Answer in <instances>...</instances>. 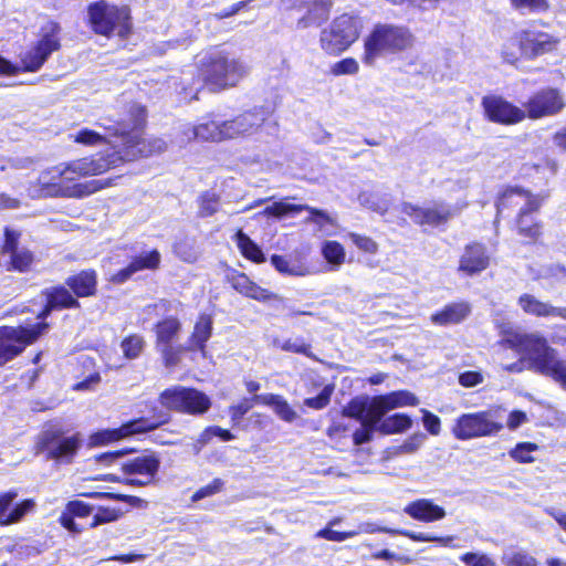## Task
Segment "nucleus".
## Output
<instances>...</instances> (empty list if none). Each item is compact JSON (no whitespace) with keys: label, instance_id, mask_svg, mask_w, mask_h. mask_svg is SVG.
<instances>
[{"label":"nucleus","instance_id":"obj_30","mask_svg":"<svg viewBox=\"0 0 566 566\" xmlns=\"http://www.w3.org/2000/svg\"><path fill=\"white\" fill-rule=\"evenodd\" d=\"M517 304L521 310L532 316L551 317L557 316L566 319V307H556L536 298L534 295L524 293L518 296Z\"/></svg>","mask_w":566,"mask_h":566},{"label":"nucleus","instance_id":"obj_23","mask_svg":"<svg viewBox=\"0 0 566 566\" xmlns=\"http://www.w3.org/2000/svg\"><path fill=\"white\" fill-rule=\"evenodd\" d=\"M226 282L242 296L260 303H282L284 301L277 293L260 286L247 273L232 268L227 271Z\"/></svg>","mask_w":566,"mask_h":566},{"label":"nucleus","instance_id":"obj_17","mask_svg":"<svg viewBox=\"0 0 566 566\" xmlns=\"http://www.w3.org/2000/svg\"><path fill=\"white\" fill-rule=\"evenodd\" d=\"M360 30L361 24L357 17L342 13L321 31V49L328 55L337 56L347 51L358 40Z\"/></svg>","mask_w":566,"mask_h":566},{"label":"nucleus","instance_id":"obj_7","mask_svg":"<svg viewBox=\"0 0 566 566\" xmlns=\"http://www.w3.org/2000/svg\"><path fill=\"white\" fill-rule=\"evenodd\" d=\"M62 49V28L54 20L48 21L39 30L32 44L19 54V64L0 55V75L13 76L19 73H35L50 56Z\"/></svg>","mask_w":566,"mask_h":566},{"label":"nucleus","instance_id":"obj_44","mask_svg":"<svg viewBox=\"0 0 566 566\" xmlns=\"http://www.w3.org/2000/svg\"><path fill=\"white\" fill-rule=\"evenodd\" d=\"M156 349L160 353L164 366L171 368L180 363L184 352L187 350V346L167 344L156 346Z\"/></svg>","mask_w":566,"mask_h":566},{"label":"nucleus","instance_id":"obj_43","mask_svg":"<svg viewBox=\"0 0 566 566\" xmlns=\"http://www.w3.org/2000/svg\"><path fill=\"white\" fill-rule=\"evenodd\" d=\"M511 7L521 13H545L551 9L549 0H510Z\"/></svg>","mask_w":566,"mask_h":566},{"label":"nucleus","instance_id":"obj_6","mask_svg":"<svg viewBox=\"0 0 566 566\" xmlns=\"http://www.w3.org/2000/svg\"><path fill=\"white\" fill-rule=\"evenodd\" d=\"M505 343L511 349L525 356L532 370L549 377L566 389V360L558 357V352L544 336L535 333H514Z\"/></svg>","mask_w":566,"mask_h":566},{"label":"nucleus","instance_id":"obj_31","mask_svg":"<svg viewBox=\"0 0 566 566\" xmlns=\"http://www.w3.org/2000/svg\"><path fill=\"white\" fill-rule=\"evenodd\" d=\"M403 511L411 518L424 523L440 521L446 517V510L429 499L415 500Z\"/></svg>","mask_w":566,"mask_h":566},{"label":"nucleus","instance_id":"obj_33","mask_svg":"<svg viewBox=\"0 0 566 566\" xmlns=\"http://www.w3.org/2000/svg\"><path fill=\"white\" fill-rule=\"evenodd\" d=\"M306 12L298 20V25L308 28L313 25H321L329 18L333 7L332 0H307L305 2Z\"/></svg>","mask_w":566,"mask_h":566},{"label":"nucleus","instance_id":"obj_11","mask_svg":"<svg viewBox=\"0 0 566 566\" xmlns=\"http://www.w3.org/2000/svg\"><path fill=\"white\" fill-rule=\"evenodd\" d=\"M268 112L264 107H253L220 124L209 122L196 127L197 136L212 140L232 139L256 134L265 124Z\"/></svg>","mask_w":566,"mask_h":566},{"label":"nucleus","instance_id":"obj_56","mask_svg":"<svg viewBox=\"0 0 566 566\" xmlns=\"http://www.w3.org/2000/svg\"><path fill=\"white\" fill-rule=\"evenodd\" d=\"M347 237L364 253L375 254L378 251V243L371 237L356 232H350Z\"/></svg>","mask_w":566,"mask_h":566},{"label":"nucleus","instance_id":"obj_16","mask_svg":"<svg viewBox=\"0 0 566 566\" xmlns=\"http://www.w3.org/2000/svg\"><path fill=\"white\" fill-rule=\"evenodd\" d=\"M161 460L157 452L146 450L140 454L126 458L119 463V471L124 479L116 474H106L102 479L106 482L123 483L133 488L153 485L158 480Z\"/></svg>","mask_w":566,"mask_h":566},{"label":"nucleus","instance_id":"obj_40","mask_svg":"<svg viewBox=\"0 0 566 566\" xmlns=\"http://www.w3.org/2000/svg\"><path fill=\"white\" fill-rule=\"evenodd\" d=\"M539 449V446L535 442L524 441L518 442L509 451L510 458L520 464H528L535 461L532 452Z\"/></svg>","mask_w":566,"mask_h":566},{"label":"nucleus","instance_id":"obj_47","mask_svg":"<svg viewBox=\"0 0 566 566\" xmlns=\"http://www.w3.org/2000/svg\"><path fill=\"white\" fill-rule=\"evenodd\" d=\"M279 348L286 353L303 355L311 359L315 358L311 343L306 342L303 337H297L295 340L287 338L279 345Z\"/></svg>","mask_w":566,"mask_h":566},{"label":"nucleus","instance_id":"obj_29","mask_svg":"<svg viewBox=\"0 0 566 566\" xmlns=\"http://www.w3.org/2000/svg\"><path fill=\"white\" fill-rule=\"evenodd\" d=\"M472 308L469 302H452L434 312L430 316V321L437 326L457 325L465 321L470 316Z\"/></svg>","mask_w":566,"mask_h":566},{"label":"nucleus","instance_id":"obj_15","mask_svg":"<svg viewBox=\"0 0 566 566\" xmlns=\"http://www.w3.org/2000/svg\"><path fill=\"white\" fill-rule=\"evenodd\" d=\"M158 401L171 417V412L187 415L191 417H201L206 415L212 406L211 398L202 390L182 385H174L165 388L158 395ZM163 411V409H160Z\"/></svg>","mask_w":566,"mask_h":566},{"label":"nucleus","instance_id":"obj_55","mask_svg":"<svg viewBox=\"0 0 566 566\" xmlns=\"http://www.w3.org/2000/svg\"><path fill=\"white\" fill-rule=\"evenodd\" d=\"M224 489V481L220 478H214L210 483L199 488L192 495L191 501L198 502L202 499L213 496Z\"/></svg>","mask_w":566,"mask_h":566},{"label":"nucleus","instance_id":"obj_1","mask_svg":"<svg viewBox=\"0 0 566 566\" xmlns=\"http://www.w3.org/2000/svg\"><path fill=\"white\" fill-rule=\"evenodd\" d=\"M98 292V273L94 268L82 269L57 283L41 290L44 303L31 325L0 326V367L19 357L27 347L35 344L50 328L46 318L53 312L80 310L81 298L95 297Z\"/></svg>","mask_w":566,"mask_h":566},{"label":"nucleus","instance_id":"obj_22","mask_svg":"<svg viewBox=\"0 0 566 566\" xmlns=\"http://www.w3.org/2000/svg\"><path fill=\"white\" fill-rule=\"evenodd\" d=\"M514 41L521 54L530 60L555 51L559 43L553 34L530 29L517 32Z\"/></svg>","mask_w":566,"mask_h":566},{"label":"nucleus","instance_id":"obj_9","mask_svg":"<svg viewBox=\"0 0 566 566\" xmlns=\"http://www.w3.org/2000/svg\"><path fill=\"white\" fill-rule=\"evenodd\" d=\"M413 43L415 36L408 27L378 22L364 38L361 61L366 65H374L377 59L403 53Z\"/></svg>","mask_w":566,"mask_h":566},{"label":"nucleus","instance_id":"obj_57","mask_svg":"<svg viewBox=\"0 0 566 566\" xmlns=\"http://www.w3.org/2000/svg\"><path fill=\"white\" fill-rule=\"evenodd\" d=\"M359 71V64L354 57H345L334 63L331 67V73L334 76L354 75Z\"/></svg>","mask_w":566,"mask_h":566},{"label":"nucleus","instance_id":"obj_12","mask_svg":"<svg viewBox=\"0 0 566 566\" xmlns=\"http://www.w3.org/2000/svg\"><path fill=\"white\" fill-rule=\"evenodd\" d=\"M83 447L82 433H69L61 428H51L42 431L36 440L34 450L42 454L46 461L55 465H71L75 462Z\"/></svg>","mask_w":566,"mask_h":566},{"label":"nucleus","instance_id":"obj_19","mask_svg":"<svg viewBox=\"0 0 566 566\" xmlns=\"http://www.w3.org/2000/svg\"><path fill=\"white\" fill-rule=\"evenodd\" d=\"M22 233L10 227L3 228L0 243V266L7 272L28 273L35 263V254L20 247Z\"/></svg>","mask_w":566,"mask_h":566},{"label":"nucleus","instance_id":"obj_38","mask_svg":"<svg viewBox=\"0 0 566 566\" xmlns=\"http://www.w3.org/2000/svg\"><path fill=\"white\" fill-rule=\"evenodd\" d=\"M270 261L274 269L282 275L303 276L308 273V269L304 264H294L284 255L272 254Z\"/></svg>","mask_w":566,"mask_h":566},{"label":"nucleus","instance_id":"obj_27","mask_svg":"<svg viewBox=\"0 0 566 566\" xmlns=\"http://www.w3.org/2000/svg\"><path fill=\"white\" fill-rule=\"evenodd\" d=\"M94 507L91 504L82 500H71L65 504L57 521L66 531L78 534L84 531V527L77 524L75 520L91 516Z\"/></svg>","mask_w":566,"mask_h":566},{"label":"nucleus","instance_id":"obj_8","mask_svg":"<svg viewBox=\"0 0 566 566\" xmlns=\"http://www.w3.org/2000/svg\"><path fill=\"white\" fill-rule=\"evenodd\" d=\"M85 23L88 29L106 39L127 40L134 32L132 9L108 0H95L86 6Z\"/></svg>","mask_w":566,"mask_h":566},{"label":"nucleus","instance_id":"obj_51","mask_svg":"<svg viewBox=\"0 0 566 566\" xmlns=\"http://www.w3.org/2000/svg\"><path fill=\"white\" fill-rule=\"evenodd\" d=\"M133 451L134 449L130 448H122L115 451L102 452L96 454L94 460L104 467L116 465L119 468V463L125 460V455Z\"/></svg>","mask_w":566,"mask_h":566},{"label":"nucleus","instance_id":"obj_64","mask_svg":"<svg viewBox=\"0 0 566 566\" xmlns=\"http://www.w3.org/2000/svg\"><path fill=\"white\" fill-rule=\"evenodd\" d=\"M304 211H308L310 213V216L307 217V221L317 224L319 228H323L326 224L332 223V218L328 216V213L321 209L307 206V208L304 209Z\"/></svg>","mask_w":566,"mask_h":566},{"label":"nucleus","instance_id":"obj_36","mask_svg":"<svg viewBox=\"0 0 566 566\" xmlns=\"http://www.w3.org/2000/svg\"><path fill=\"white\" fill-rule=\"evenodd\" d=\"M233 240L241 255L255 264L265 262V255L261 247L254 242L242 229H238Z\"/></svg>","mask_w":566,"mask_h":566},{"label":"nucleus","instance_id":"obj_42","mask_svg":"<svg viewBox=\"0 0 566 566\" xmlns=\"http://www.w3.org/2000/svg\"><path fill=\"white\" fill-rule=\"evenodd\" d=\"M322 255L327 263L338 266L345 262L346 252L342 243L328 240L322 244Z\"/></svg>","mask_w":566,"mask_h":566},{"label":"nucleus","instance_id":"obj_32","mask_svg":"<svg viewBox=\"0 0 566 566\" xmlns=\"http://www.w3.org/2000/svg\"><path fill=\"white\" fill-rule=\"evenodd\" d=\"M374 401V396H356L347 402L340 413L344 417L352 418L360 422L366 420H379V415H376L375 411H373Z\"/></svg>","mask_w":566,"mask_h":566},{"label":"nucleus","instance_id":"obj_21","mask_svg":"<svg viewBox=\"0 0 566 566\" xmlns=\"http://www.w3.org/2000/svg\"><path fill=\"white\" fill-rule=\"evenodd\" d=\"M481 107L484 119L493 124L512 126L525 120L522 105L517 106L502 95H484Z\"/></svg>","mask_w":566,"mask_h":566},{"label":"nucleus","instance_id":"obj_28","mask_svg":"<svg viewBox=\"0 0 566 566\" xmlns=\"http://www.w3.org/2000/svg\"><path fill=\"white\" fill-rule=\"evenodd\" d=\"M212 332V315L208 313L199 314L187 340V352H199L205 355L207 352V343L211 338Z\"/></svg>","mask_w":566,"mask_h":566},{"label":"nucleus","instance_id":"obj_14","mask_svg":"<svg viewBox=\"0 0 566 566\" xmlns=\"http://www.w3.org/2000/svg\"><path fill=\"white\" fill-rule=\"evenodd\" d=\"M170 422V416L159 410L158 407L151 408L150 417H138L122 423L117 428L101 429L88 436V446L91 448L104 447L135 434L151 432Z\"/></svg>","mask_w":566,"mask_h":566},{"label":"nucleus","instance_id":"obj_35","mask_svg":"<svg viewBox=\"0 0 566 566\" xmlns=\"http://www.w3.org/2000/svg\"><path fill=\"white\" fill-rule=\"evenodd\" d=\"M256 403L271 407L275 415L285 422H293L297 418L296 411L287 400L277 394H262L255 396Z\"/></svg>","mask_w":566,"mask_h":566},{"label":"nucleus","instance_id":"obj_61","mask_svg":"<svg viewBox=\"0 0 566 566\" xmlns=\"http://www.w3.org/2000/svg\"><path fill=\"white\" fill-rule=\"evenodd\" d=\"M348 424L333 421L326 429V436L335 443H342L348 436Z\"/></svg>","mask_w":566,"mask_h":566},{"label":"nucleus","instance_id":"obj_5","mask_svg":"<svg viewBox=\"0 0 566 566\" xmlns=\"http://www.w3.org/2000/svg\"><path fill=\"white\" fill-rule=\"evenodd\" d=\"M166 148V142L159 137H150L143 144L130 140L129 145L118 146L113 151L97 153L72 160V165L78 179L99 176L125 164L161 154Z\"/></svg>","mask_w":566,"mask_h":566},{"label":"nucleus","instance_id":"obj_4","mask_svg":"<svg viewBox=\"0 0 566 566\" xmlns=\"http://www.w3.org/2000/svg\"><path fill=\"white\" fill-rule=\"evenodd\" d=\"M97 125L104 130L101 134L94 129L84 127L73 135V142L86 147L109 145L119 140L118 146L129 145L130 140L143 144L149 138L145 136L147 126L146 107L139 104H129L118 118L106 116Z\"/></svg>","mask_w":566,"mask_h":566},{"label":"nucleus","instance_id":"obj_25","mask_svg":"<svg viewBox=\"0 0 566 566\" xmlns=\"http://www.w3.org/2000/svg\"><path fill=\"white\" fill-rule=\"evenodd\" d=\"M17 496L18 492L15 490H9L0 493L1 527L20 523L27 514L35 509V501L33 499H24L14 503Z\"/></svg>","mask_w":566,"mask_h":566},{"label":"nucleus","instance_id":"obj_10","mask_svg":"<svg viewBox=\"0 0 566 566\" xmlns=\"http://www.w3.org/2000/svg\"><path fill=\"white\" fill-rule=\"evenodd\" d=\"M247 74L244 63L227 52L205 56L198 66V77L210 92L235 87Z\"/></svg>","mask_w":566,"mask_h":566},{"label":"nucleus","instance_id":"obj_50","mask_svg":"<svg viewBox=\"0 0 566 566\" xmlns=\"http://www.w3.org/2000/svg\"><path fill=\"white\" fill-rule=\"evenodd\" d=\"M255 396L251 398H242L238 403L231 405L228 408L232 424H238L242 418L253 408L256 403Z\"/></svg>","mask_w":566,"mask_h":566},{"label":"nucleus","instance_id":"obj_62","mask_svg":"<svg viewBox=\"0 0 566 566\" xmlns=\"http://www.w3.org/2000/svg\"><path fill=\"white\" fill-rule=\"evenodd\" d=\"M253 0H240L231 6L223 8L222 10L214 13V19L218 21L229 19L237 15L240 11L248 9L249 4Z\"/></svg>","mask_w":566,"mask_h":566},{"label":"nucleus","instance_id":"obj_46","mask_svg":"<svg viewBox=\"0 0 566 566\" xmlns=\"http://www.w3.org/2000/svg\"><path fill=\"white\" fill-rule=\"evenodd\" d=\"M220 196L212 191H205L198 198V216L200 218H208L213 216L219 208Z\"/></svg>","mask_w":566,"mask_h":566},{"label":"nucleus","instance_id":"obj_59","mask_svg":"<svg viewBox=\"0 0 566 566\" xmlns=\"http://www.w3.org/2000/svg\"><path fill=\"white\" fill-rule=\"evenodd\" d=\"M458 381L463 388H472L484 381V375L480 370H465L459 374Z\"/></svg>","mask_w":566,"mask_h":566},{"label":"nucleus","instance_id":"obj_24","mask_svg":"<svg viewBox=\"0 0 566 566\" xmlns=\"http://www.w3.org/2000/svg\"><path fill=\"white\" fill-rule=\"evenodd\" d=\"M491 264V255L484 243L471 241L463 247L457 271L464 276H474L484 272Z\"/></svg>","mask_w":566,"mask_h":566},{"label":"nucleus","instance_id":"obj_60","mask_svg":"<svg viewBox=\"0 0 566 566\" xmlns=\"http://www.w3.org/2000/svg\"><path fill=\"white\" fill-rule=\"evenodd\" d=\"M460 560L467 566H495L493 559L485 554L467 552L460 556Z\"/></svg>","mask_w":566,"mask_h":566},{"label":"nucleus","instance_id":"obj_52","mask_svg":"<svg viewBox=\"0 0 566 566\" xmlns=\"http://www.w3.org/2000/svg\"><path fill=\"white\" fill-rule=\"evenodd\" d=\"M333 392V385H326L317 396L305 398L303 405L314 410H322L329 405Z\"/></svg>","mask_w":566,"mask_h":566},{"label":"nucleus","instance_id":"obj_58","mask_svg":"<svg viewBox=\"0 0 566 566\" xmlns=\"http://www.w3.org/2000/svg\"><path fill=\"white\" fill-rule=\"evenodd\" d=\"M357 535L356 531H334L326 526L316 533V537L324 538L331 542H343Z\"/></svg>","mask_w":566,"mask_h":566},{"label":"nucleus","instance_id":"obj_20","mask_svg":"<svg viewBox=\"0 0 566 566\" xmlns=\"http://www.w3.org/2000/svg\"><path fill=\"white\" fill-rule=\"evenodd\" d=\"M400 211L413 224L420 228L444 229L455 216V210L444 201H434L431 206L422 207L412 202H402Z\"/></svg>","mask_w":566,"mask_h":566},{"label":"nucleus","instance_id":"obj_34","mask_svg":"<svg viewBox=\"0 0 566 566\" xmlns=\"http://www.w3.org/2000/svg\"><path fill=\"white\" fill-rule=\"evenodd\" d=\"M181 331V322L177 316L170 315L161 318L154 325L155 346L174 344Z\"/></svg>","mask_w":566,"mask_h":566},{"label":"nucleus","instance_id":"obj_45","mask_svg":"<svg viewBox=\"0 0 566 566\" xmlns=\"http://www.w3.org/2000/svg\"><path fill=\"white\" fill-rule=\"evenodd\" d=\"M124 515V512L117 507L98 506L93 515L88 528H95L102 524L113 523L118 521Z\"/></svg>","mask_w":566,"mask_h":566},{"label":"nucleus","instance_id":"obj_39","mask_svg":"<svg viewBox=\"0 0 566 566\" xmlns=\"http://www.w3.org/2000/svg\"><path fill=\"white\" fill-rule=\"evenodd\" d=\"M161 256L157 249H153L151 251L145 253L135 255L129 264L133 269V271L139 272L144 270H157L160 265Z\"/></svg>","mask_w":566,"mask_h":566},{"label":"nucleus","instance_id":"obj_41","mask_svg":"<svg viewBox=\"0 0 566 566\" xmlns=\"http://www.w3.org/2000/svg\"><path fill=\"white\" fill-rule=\"evenodd\" d=\"M145 344L144 337L139 334L134 333L125 336L120 342L123 356L126 359H136L143 353Z\"/></svg>","mask_w":566,"mask_h":566},{"label":"nucleus","instance_id":"obj_49","mask_svg":"<svg viewBox=\"0 0 566 566\" xmlns=\"http://www.w3.org/2000/svg\"><path fill=\"white\" fill-rule=\"evenodd\" d=\"M306 208L307 205H293L284 201H276L273 205L268 206L264 209V213L281 218L287 214H297Z\"/></svg>","mask_w":566,"mask_h":566},{"label":"nucleus","instance_id":"obj_13","mask_svg":"<svg viewBox=\"0 0 566 566\" xmlns=\"http://www.w3.org/2000/svg\"><path fill=\"white\" fill-rule=\"evenodd\" d=\"M504 429L500 407L467 412L458 416L451 427V434L459 441L495 437Z\"/></svg>","mask_w":566,"mask_h":566},{"label":"nucleus","instance_id":"obj_63","mask_svg":"<svg viewBox=\"0 0 566 566\" xmlns=\"http://www.w3.org/2000/svg\"><path fill=\"white\" fill-rule=\"evenodd\" d=\"M422 422L426 430L432 434L438 436L441 431L440 418L427 409H422Z\"/></svg>","mask_w":566,"mask_h":566},{"label":"nucleus","instance_id":"obj_37","mask_svg":"<svg viewBox=\"0 0 566 566\" xmlns=\"http://www.w3.org/2000/svg\"><path fill=\"white\" fill-rule=\"evenodd\" d=\"M412 426V419L407 413L397 412L382 418L378 423L377 431L381 434H398L407 431Z\"/></svg>","mask_w":566,"mask_h":566},{"label":"nucleus","instance_id":"obj_18","mask_svg":"<svg viewBox=\"0 0 566 566\" xmlns=\"http://www.w3.org/2000/svg\"><path fill=\"white\" fill-rule=\"evenodd\" d=\"M566 107L564 92L552 85L539 87L532 92L523 102L524 118L538 120L560 114Z\"/></svg>","mask_w":566,"mask_h":566},{"label":"nucleus","instance_id":"obj_53","mask_svg":"<svg viewBox=\"0 0 566 566\" xmlns=\"http://www.w3.org/2000/svg\"><path fill=\"white\" fill-rule=\"evenodd\" d=\"M502 563L504 566H538L536 558L525 551H516L504 555Z\"/></svg>","mask_w":566,"mask_h":566},{"label":"nucleus","instance_id":"obj_3","mask_svg":"<svg viewBox=\"0 0 566 566\" xmlns=\"http://www.w3.org/2000/svg\"><path fill=\"white\" fill-rule=\"evenodd\" d=\"M122 176L78 182L72 160L43 170L31 186V198L81 199L117 185Z\"/></svg>","mask_w":566,"mask_h":566},{"label":"nucleus","instance_id":"obj_48","mask_svg":"<svg viewBox=\"0 0 566 566\" xmlns=\"http://www.w3.org/2000/svg\"><path fill=\"white\" fill-rule=\"evenodd\" d=\"M395 533L399 534L401 536H405L413 542H418V543L437 542V543L447 545L453 539L452 536L442 537V536H438L433 533H428V532H413V531H408V530H401V531H396Z\"/></svg>","mask_w":566,"mask_h":566},{"label":"nucleus","instance_id":"obj_2","mask_svg":"<svg viewBox=\"0 0 566 566\" xmlns=\"http://www.w3.org/2000/svg\"><path fill=\"white\" fill-rule=\"evenodd\" d=\"M547 197L522 186H505L494 200L495 220L513 214L507 229L518 244L524 248L543 247L547 228L539 214Z\"/></svg>","mask_w":566,"mask_h":566},{"label":"nucleus","instance_id":"obj_54","mask_svg":"<svg viewBox=\"0 0 566 566\" xmlns=\"http://www.w3.org/2000/svg\"><path fill=\"white\" fill-rule=\"evenodd\" d=\"M380 420H366L361 423V428H358L353 433V442L355 446H361L369 442L373 439L374 431H377L378 423Z\"/></svg>","mask_w":566,"mask_h":566},{"label":"nucleus","instance_id":"obj_26","mask_svg":"<svg viewBox=\"0 0 566 566\" xmlns=\"http://www.w3.org/2000/svg\"><path fill=\"white\" fill-rule=\"evenodd\" d=\"M374 410L376 415H379V420L384 416L396 408L402 407H416L419 405L418 397L409 390L401 389L390 391L384 395L374 396Z\"/></svg>","mask_w":566,"mask_h":566}]
</instances>
